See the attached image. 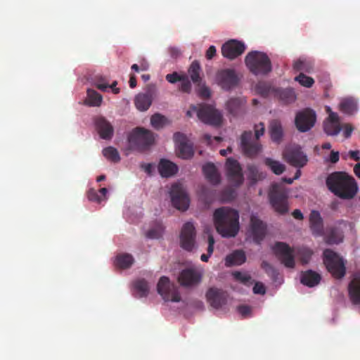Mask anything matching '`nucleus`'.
Instances as JSON below:
<instances>
[{
    "instance_id": "20e7f679",
    "label": "nucleus",
    "mask_w": 360,
    "mask_h": 360,
    "mask_svg": "<svg viewBox=\"0 0 360 360\" xmlns=\"http://www.w3.org/2000/svg\"><path fill=\"white\" fill-rule=\"evenodd\" d=\"M245 63L250 72L255 75H266L272 70L271 60L264 52H249L245 58Z\"/></svg>"
},
{
    "instance_id": "412c9836",
    "label": "nucleus",
    "mask_w": 360,
    "mask_h": 360,
    "mask_svg": "<svg viewBox=\"0 0 360 360\" xmlns=\"http://www.w3.org/2000/svg\"><path fill=\"white\" fill-rule=\"evenodd\" d=\"M245 50L243 43L237 40H229L221 47V53L224 57L230 60L235 59L240 56Z\"/></svg>"
},
{
    "instance_id": "7ed1b4c3",
    "label": "nucleus",
    "mask_w": 360,
    "mask_h": 360,
    "mask_svg": "<svg viewBox=\"0 0 360 360\" xmlns=\"http://www.w3.org/2000/svg\"><path fill=\"white\" fill-rule=\"evenodd\" d=\"M255 135L251 131H244L240 137V147L243 153L250 158L258 155L262 151L259 139L264 133V124L260 122L255 126Z\"/></svg>"
},
{
    "instance_id": "9b49d317",
    "label": "nucleus",
    "mask_w": 360,
    "mask_h": 360,
    "mask_svg": "<svg viewBox=\"0 0 360 360\" xmlns=\"http://www.w3.org/2000/svg\"><path fill=\"white\" fill-rule=\"evenodd\" d=\"M202 276L203 272L200 269L195 267L186 268L180 272L178 281L181 286L194 287L201 283Z\"/></svg>"
},
{
    "instance_id": "4be33fe9",
    "label": "nucleus",
    "mask_w": 360,
    "mask_h": 360,
    "mask_svg": "<svg viewBox=\"0 0 360 360\" xmlns=\"http://www.w3.org/2000/svg\"><path fill=\"white\" fill-rule=\"evenodd\" d=\"M227 293L217 288H210L206 293V298L210 304L214 309H219L226 304Z\"/></svg>"
},
{
    "instance_id": "f03ea898",
    "label": "nucleus",
    "mask_w": 360,
    "mask_h": 360,
    "mask_svg": "<svg viewBox=\"0 0 360 360\" xmlns=\"http://www.w3.org/2000/svg\"><path fill=\"white\" fill-rule=\"evenodd\" d=\"M328 188L342 199H352L358 191L356 180L344 172H335L326 179Z\"/></svg>"
},
{
    "instance_id": "5fc2aeb1",
    "label": "nucleus",
    "mask_w": 360,
    "mask_h": 360,
    "mask_svg": "<svg viewBox=\"0 0 360 360\" xmlns=\"http://www.w3.org/2000/svg\"><path fill=\"white\" fill-rule=\"evenodd\" d=\"M293 69L296 71L309 72V65L302 60H297L293 64Z\"/></svg>"
},
{
    "instance_id": "c03bdc74",
    "label": "nucleus",
    "mask_w": 360,
    "mask_h": 360,
    "mask_svg": "<svg viewBox=\"0 0 360 360\" xmlns=\"http://www.w3.org/2000/svg\"><path fill=\"white\" fill-rule=\"evenodd\" d=\"M166 122V117L159 113L153 115L150 118L151 125L156 129L162 128L165 125Z\"/></svg>"
},
{
    "instance_id": "58836bf2",
    "label": "nucleus",
    "mask_w": 360,
    "mask_h": 360,
    "mask_svg": "<svg viewBox=\"0 0 360 360\" xmlns=\"http://www.w3.org/2000/svg\"><path fill=\"white\" fill-rule=\"evenodd\" d=\"M134 288L140 297H146L149 292L148 282L143 279H138L134 282Z\"/></svg>"
},
{
    "instance_id": "0e129e2a",
    "label": "nucleus",
    "mask_w": 360,
    "mask_h": 360,
    "mask_svg": "<svg viewBox=\"0 0 360 360\" xmlns=\"http://www.w3.org/2000/svg\"><path fill=\"white\" fill-rule=\"evenodd\" d=\"M354 130L353 127L350 124H345L344 125L343 135L345 139H348L351 136V134Z\"/></svg>"
},
{
    "instance_id": "8fccbe9b",
    "label": "nucleus",
    "mask_w": 360,
    "mask_h": 360,
    "mask_svg": "<svg viewBox=\"0 0 360 360\" xmlns=\"http://www.w3.org/2000/svg\"><path fill=\"white\" fill-rule=\"evenodd\" d=\"M236 191L231 187L226 188L221 192V198L224 201H231L236 198Z\"/></svg>"
},
{
    "instance_id": "f8f14e48",
    "label": "nucleus",
    "mask_w": 360,
    "mask_h": 360,
    "mask_svg": "<svg viewBox=\"0 0 360 360\" xmlns=\"http://www.w3.org/2000/svg\"><path fill=\"white\" fill-rule=\"evenodd\" d=\"M283 157L287 162L295 167H303L308 162L307 156L299 146L286 148L283 152Z\"/></svg>"
},
{
    "instance_id": "052dcab7",
    "label": "nucleus",
    "mask_w": 360,
    "mask_h": 360,
    "mask_svg": "<svg viewBox=\"0 0 360 360\" xmlns=\"http://www.w3.org/2000/svg\"><path fill=\"white\" fill-rule=\"evenodd\" d=\"M166 79L168 82L174 84L176 82H179L180 79H182V75H179L177 72H174L171 74H167L166 75Z\"/></svg>"
},
{
    "instance_id": "e2e57ef3",
    "label": "nucleus",
    "mask_w": 360,
    "mask_h": 360,
    "mask_svg": "<svg viewBox=\"0 0 360 360\" xmlns=\"http://www.w3.org/2000/svg\"><path fill=\"white\" fill-rule=\"evenodd\" d=\"M207 242H208V246L207 248V254L212 255L213 253V251H214V245L215 243L214 237L212 234L208 235Z\"/></svg>"
},
{
    "instance_id": "ddd939ff",
    "label": "nucleus",
    "mask_w": 360,
    "mask_h": 360,
    "mask_svg": "<svg viewBox=\"0 0 360 360\" xmlns=\"http://www.w3.org/2000/svg\"><path fill=\"white\" fill-rule=\"evenodd\" d=\"M273 250L281 264L285 267L294 268L295 264L294 251L287 243L276 242L273 247Z\"/></svg>"
},
{
    "instance_id": "bb28decb",
    "label": "nucleus",
    "mask_w": 360,
    "mask_h": 360,
    "mask_svg": "<svg viewBox=\"0 0 360 360\" xmlns=\"http://www.w3.org/2000/svg\"><path fill=\"white\" fill-rule=\"evenodd\" d=\"M206 179L212 184H219L221 181L220 174L213 163L208 162L202 167Z\"/></svg>"
},
{
    "instance_id": "423d86ee",
    "label": "nucleus",
    "mask_w": 360,
    "mask_h": 360,
    "mask_svg": "<svg viewBox=\"0 0 360 360\" xmlns=\"http://www.w3.org/2000/svg\"><path fill=\"white\" fill-rule=\"evenodd\" d=\"M154 134L148 129L137 127L128 136L129 143L139 150H147L154 143Z\"/></svg>"
},
{
    "instance_id": "6e6552de",
    "label": "nucleus",
    "mask_w": 360,
    "mask_h": 360,
    "mask_svg": "<svg viewBox=\"0 0 360 360\" xmlns=\"http://www.w3.org/2000/svg\"><path fill=\"white\" fill-rule=\"evenodd\" d=\"M323 262L328 271L336 278H342L346 271L342 257L330 249L323 252Z\"/></svg>"
},
{
    "instance_id": "ea45409f",
    "label": "nucleus",
    "mask_w": 360,
    "mask_h": 360,
    "mask_svg": "<svg viewBox=\"0 0 360 360\" xmlns=\"http://www.w3.org/2000/svg\"><path fill=\"white\" fill-rule=\"evenodd\" d=\"M248 177L251 181L252 184H255L256 182L265 177V175L262 172H260L254 165L248 166Z\"/></svg>"
},
{
    "instance_id": "e433bc0d",
    "label": "nucleus",
    "mask_w": 360,
    "mask_h": 360,
    "mask_svg": "<svg viewBox=\"0 0 360 360\" xmlns=\"http://www.w3.org/2000/svg\"><path fill=\"white\" fill-rule=\"evenodd\" d=\"M277 96L285 104L293 103L296 100V94L292 88L279 89L277 91Z\"/></svg>"
},
{
    "instance_id": "4c0bfd02",
    "label": "nucleus",
    "mask_w": 360,
    "mask_h": 360,
    "mask_svg": "<svg viewBox=\"0 0 360 360\" xmlns=\"http://www.w3.org/2000/svg\"><path fill=\"white\" fill-rule=\"evenodd\" d=\"M264 164L276 175H280L285 170V165L270 158L264 159Z\"/></svg>"
},
{
    "instance_id": "f3484780",
    "label": "nucleus",
    "mask_w": 360,
    "mask_h": 360,
    "mask_svg": "<svg viewBox=\"0 0 360 360\" xmlns=\"http://www.w3.org/2000/svg\"><path fill=\"white\" fill-rule=\"evenodd\" d=\"M195 236L196 232L193 224L191 222L184 224L180 234L181 247L187 251H191L195 243Z\"/></svg>"
},
{
    "instance_id": "4468645a",
    "label": "nucleus",
    "mask_w": 360,
    "mask_h": 360,
    "mask_svg": "<svg viewBox=\"0 0 360 360\" xmlns=\"http://www.w3.org/2000/svg\"><path fill=\"white\" fill-rule=\"evenodd\" d=\"M316 120L315 112L311 109L306 108L297 113L295 124L298 131L306 132L314 126Z\"/></svg>"
},
{
    "instance_id": "b1692460",
    "label": "nucleus",
    "mask_w": 360,
    "mask_h": 360,
    "mask_svg": "<svg viewBox=\"0 0 360 360\" xmlns=\"http://www.w3.org/2000/svg\"><path fill=\"white\" fill-rule=\"evenodd\" d=\"M95 124L101 139L108 140L112 137L114 129L112 124L104 117L97 118Z\"/></svg>"
},
{
    "instance_id": "9d476101",
    "label": "nucleus",
    "mask_w": 360,
    "mask_h": 360,
    "mask_svg": "<svg viewBox=\"0 0 360 360\" xmlns=\"http://www.w3.org/2000/svg\"><path fill=\"white\" fill-rule=\"evenodd\" d=\"M170 197L172 205L179 210H188L190 199L184 188L180 184H174L170 190Z\"/></svg>"
},
{
    "instance_id": "de8ad7c7",
    "label": "nucleus",
    "mask_w": 360,
    "mask_h": 360,
    "mask_svg": "<svg viewBox=\"0 0 360 360\" xmlns=\"http://www.w3.org/2000/svg\"><path fill=\"white\" fill-rule=\"evenodd\" d=\"M94 85L102 91H106L109 88L108 82L105 77L101 75L96 76L94 79Z\"/></svg>"
},
{
    "instance_id": "79ce46f5",
    "label": "nucleus",
    "mask_w": 360,
    "mask_h": 360,
    "mask_svg": "<svg viewBox=\"0 0 360 360\" xmlns=\"http://www.w3.org/2000/svg\"><path fill=\"white\" fill-rule=\"evenodd\" d=\"M340 110L345 114L351 115L356 110V104L352 99H345L340 103Z\"/></svg>"
},
{
    "instance_id": "c85d7f7f",
    "label": "nucleus",
    "mask_w": 360,
    "mask_h": 360,
    "mask_svg": "<svg viewBox=\"0 0 360 360\" xmlns=\"http://www.w3.org/2000/svg\"><path fill=\"white\" fill-rule=\"evenodd\" d=\"M246 260V256L243 250H235L227 255L225 258V265L232 266L234 265H241Z\"/></svg>"
},
{
    "instance_id": "bf43d9fd",
    "label": "nucleus",
    "mask_w": 360,
    "mask_h": 360,
    "mask_svg": "<svg viewBox=\"0 0 360 360\" xmlns=\"http://www.w3.org/2000/svg\"><path fill=\"white\" fill-rule=\"evenodd\" d=\"M251 310V307L248 305L242 304L237 307V311L243 317H246L250 315Z\"/></svg>"
},
{
    "instance_id": "680f3d73",
    "label": "nucleus",
    "mask_w": 360,
    "mask_h": 360,
    "mask_svg": "<svg viewBox=\"0 0 360 360\" xmlns=\"http://www.w3.org/2000/svg\"><path fill=\"white\" fill-rule=\"evenodd\" d=\"M253 292L255 294L264 295L266 292L264 285L261 283H256L253 287Z\"/></svg>"
},
{
    "instance_id": "1a4fd4ad",
    "label": "nucleus",
    "mask_w": 360,
    "mask_h": 360,
    "mask_svg": "<svg viewBox=\"0 0 360 360\" xmlns=\"http://www.w3.org/2000/svg\"><path fill=\"white\" fill-rule=\"evenodd\" d=\"M157 290L166 302H179L181 301L178 288L174 283H172L167 276H162L160 278L157 285Z\"/></svg>"
},
{
    "instance_id": "6e6d98bb",
    "label": "nucleus",
    "mask_w": 360,
    "mask_h": 360,
    "mask_svg": "<svg viewBox=\"0 0 360 360\" xmlns=\"http://www.w3.org/2000/svg\"><path fill=\"white\" fill-rule=\"evenodd\" d=\"M299 253L301 255L302 262L305 264L309 261L313 254L312 251L307 248L301 249Z\"/></svg>"
},
{
    "instance_id": "dca6fc26",
    "label": "nucleus",
    "mask_w": 360,
    "mask_h": 360,
    "mask_svg": "<svg viewBox=\"0 0 360 360\" xmlns=\"http://www.w3.org/2000/svg\"><path fill=\"white\" fill-rule=\"evenodd\" d=\"M216 82L224 90H230L238 84V77L234 70L223 69L216 74Z\"/></svg>"
},
{
    "instance_id": "2f4dec72",
    "label": "nucleus",
    "mask_w": 360,
    "mask_h": 360,
    "mask_svg": "<svg viewBox=\"0 0 360 360\" xmlns=\"http://www.w3.org/2000/svg\"><path fill=\"white\" fill-rule=\"evenodd\" d=\"M216 195L217 191L215 190L209 188L206 186H202L201 188L199 194L200 200L207 207H210V205L214 201Z\"/></svg>"
},
{
    "instance_id": "a18cd8bd",
    "label": "nucleus",
    "mask_w": 360,
    "mask_h": 360,
    "mask_svg": "<svg viewBox=\"0 0 360 360\" xmlns=\"http://www.w3.org/2000/svg\"><path fill=\"white\" fill-rule=\"evenodd\" d=\"M295 80L300 84L302 86L310 88L314 84V79L309 76H307L302 72H300L297 77H295Z\"/></svg>"
},
{
    "instance_id": "7c9ffc66",
    "label": "nucleus",
    "mask_w": 360,
    "mask_h": 360,
    "mask_svg": "<svg viewBox=\"0 0 360 360\" xmlns=\"http://www.w3.org/2000/svg\"><path fill=\"white\" fill-rule=\"evenodd\" d=\"M269 131L272 141L276 143H280L282 140L283 131L281 123L277 120L271 122Z\"/></svg>"
},
{
    "instance_id": "39448f33",
    "label": "nucleus",
    "mask_w": 360,
    "mask_h": 360,
    "mask_svg": "<svg viewBox=\"0 0 360 360\" xmlns=\"http://www.w3.org/2000/svg\"><path fill=\"white\" fill-rule=\"evenodd\" d=\"M269 198L275 212L281 215L288 212V193L282 184L274 183L271 185Z\"/></svg>"
},
{
    "instance_id": "603ef678",
    "label": "nucleus",
    "mask_w": 360,
    "mask_h": 360,
    "mask_svg": "<svg viewBox=\"0 0 360 360\" xmlns=\"http://www.w3.org/2000/svg\"><path fill=\"white\" fill-rule=\"evenodd\" d=\"M198 86V96L203 98L207 99L209 98L211 96L210 89L207 87L205 84L201 83V84Z\"/></svg>"
},
{
    "instance_id": "864d4df0",
    "label": "nucleus",
    "mask_w": 360,
    "mask_h": 360,
    "mask_svg": "<svg viewBox=\"0 0 360 360\" xmlns=\"http://www.w3.org/2000/svg\"><path fill=\"white\" fill-rule=\"evenodd\" d=\"M261 266L268 275L272 277H275L278 275L276 269L266 261H263Z\"/></svg>"
},
{
    "instance_id": "69168bd1",
    "label": "nucleus",
    "mask_w": 360,
    "mask_h": 360,
    "mask_svg": "<svg viewBox=\"0 0 360 360\" xmlns=\"http://www.w3.org/2000/svg\"><path fill=\"white\" fill-rule=\"evenodd\" d=\"M216 48L214 46H210L206 51V58L208 60L212 59L216 54Z\"/></svg>"
},
{
    "instance_id": "f257e3e1",
    "label": "nucleus",
    "mask_w": 360,
    "mask_h": 360,
    "mask_svg": "<svg viewBox=\"0 0 360 360\" xmlns=\"http://www.w3.org/2000/svg\"><path fill=\"white\" fill-rule=\"evenodd\" d=\"M217 232L224 238L235 237L240 229L239 213L226 207L216 209L213 214Z\"/></svg>"
},
{
    "instance_id": "09e8293b",
    "label": "nucleus",
    "mask_w": 360,
    "mask_h": 360,
    "mask_svg": "<svg viewBox=\"0 0 360 360\" xmlns=\"http://www.w3.org/2000/svg\"><path fill=\"white\" fill-rule=\"evenodd\" d=\"M271 90V86L269 84L264 82H259L256 85V91L259 94L262 96L263 97H266Z\"/></svg>"
},
{
    "instance_id": "a211bd4d",
    "label": "nucleus",
    "mask_w": 360,
    "mask_h": 360,
    "mask_svg": "<svg viewBox=\"0 0 360 360\" xmlns=\"http://www.w3.org/2000/svg\"><path fill=\"white\" fill-rule=\"evenodd\" d=\"M174 137L177 144L178 156L182 159L192 158L194 154L193 144L188 140L187 137L180 132L175 133Z\"/></svg>"
},
{
    "instance_id": "49530a36",
    "label": "nucleus",
    "mask_w": 360,
    "mask_h": 360,
    "mask_svg": "<svg viewBox=\"0 0 360 360\" xmlns=\"http://www.w3.org/2000/svg\"><path fill=\"white\" fill-rule=\"evenodd\" d=\"M233 276L236 281H240L244 285H250L252 283V278L247 273H242L240 271H235Z\"/></svg>"
},
{
    "instance_id": "473e14b6",
    "label": "nucleus",
    "mask_w": 360,
    "mask_h": 360,
    "mask_svg": "<svg viewBox=\"0 0 360 360\" xmlns=\"http://www.w3.org/2000/svg\"><path fill=\"white\" fill-rule=\"evenodd\" d=\"M343 237L342 231L340 229L332 227L329 229L325 240L329 245L338 244L343 240Z\"/></svg>"
},
{
    "instance_id": "f704fd0d",
    "label": "nucleus",
    "mask_w": 360,
    "mask_h": 360,
    "mask_svg": "<svg viewBox=\"0 0 360 360\" xmlns=\"http://www.w3.org/2000/svg\"><path fill=\"white\" fill-rule=\"evenodd\" d=\"M134 262V259L131 255L123 253L117 255L115 261V265L117 268L127 269L131 267Z\"/></svg>"
},
{
    "instance_id": "774afa93",
    "label": "nucleus",
    "mask_w": 360,
    "mask_h": 360,
    "mask_svg": "<svg viewBox=\"0 0 360 360\" xmlns=\"http://www.w3.org/2000/svg\"><path fill=\"white\" fill-rule=\"evenodd\" d=\"M169 53L172 58H176L181 54V52L178 48L170 47L169 49Z\"/></svg>"
},
{
    "instance_id": "c9c22d12",
    "label": "nucleus",
    "mask_w": 360,
    "mask_h": 360,
    "mask_svg": "<svg viewBox=\"0 0 360 360\" xmlns=\"http://www.w3.org/2000/svg\"><path fill=\"white\" fill-rule=\"evenodd\" d=\"M244 101L238 98L229 99L226 103V108L233 116H237L243 110Z\"/></svg>"
},
{
    "instance_id": "a878e982",
    "label": "nucleus",
    "mask_w": 360,
    "mask_h": 360,
    "mask_svg": "<svg viewBox=\"0 0 360 360\" xmlns=\"http://www.w3.org/2000/svg\"><path fill=\"white\" fill-rule=\"evenodd\" d=\"M321 275L312 270L302 271L301 274V283L309 288L317 285L321 281Z\"/></svg>"
},
{
    "instance_id": "cd10ccee",
    "label": "nucleus",
    "mask_w": 360,
    "mask_h": 360,
    "mask_svg": "<svg viewBox=\"0 0 360 360\" xmlns=\"http://www.w3.org/2000/svg\"><path fill=\"white\" fill-rule=\"evenodd\" d=\"M349 297L354 304H360V279L353 278L348 286Z\"/></svg>"
},
{
    "instance_id": "6ab92c4d",
    "label": "nucleus",
    "mask_w": 360,
    "mask_h": 360,
    "mask_svg": "<svg viewBox=\"0 0 360 360\" xmlns=\"http://www.w3.org/2000/svg\"><path fill=\"white\" fill-rule=\"evenodd\" d=\"M249 233L253 241L259 244L266 236V226L257 216L252 214Z\"/></svg>"
},
{
    "instance_id": "3c124183",
    "label": "nucleus",
    "mask_w": 360,
    "mask_h": 360,
    "mask_svg": "<svg viewBox=\"0 0 360 360\" xmlns=\"http://www.w3.org/2000/svg\"><path fill=\"white\" fill-rule=\"evenodd\" d=\"M182 79H180L181 86L180 90L184 93H190L191 91V83L188 79V77L186 75H182Z\"/></svg>"
},
{
    "instance_id": "72a5a7b5",
    "label": "nucleus",
    "mask_w": 360,
    "mask_h": 360,
    "mask_svg": "<svg viewBox=\"0 0 360 360\" xmlns=\"http://www.w3.org/2000/svg\"><path fill=\"white\" fill-rule=\"evenodd\" d=\"M134 102L138 110L146 111L152 103V98L148 94H139L136 96Z\"/></svg>"
},
{
    "instance_id": "393cba45",
    "label": "nucleus",
    "mask_w": 360,
    "mask_h": 360,
    "mask_svg": "<svg viewBox=\"0 0 360 360\" xmlns=\"http://www.w3.org/2000/svg\"><path fill=\"white\" fill-rule=\"evenodd\" d=\"M158 171L161 176L167 178L177 173L178 167L169 160L162 159L158 165Z\"/></svg>"
},
{
    "instance_id": "4d7b16f0",
    "label": "nucleus",
    "mask_w": 360,
    "mask_h": 360,
    "mask_svg": "<svg viewBox=\"0 0 360 360\" xmlns=\"http://www.w3.org/2000/svg\"><path fill=\"white\" fill-rule=\"evenodd\" d=\"M162 229H152L147 231L146 237L151 239L159 238L162 236Z\"/></svg>"
},
{
    "instance_id": "5701e85b",
    "label": "nucleus",
    "mask_w": 360,
    "mask_h": 360,
    "mask_svg": "<svg viewBox=\"0 0 360 360\" xmlns=\"http://www.w3.org/2000/svg\"><path fill=\"white\" fill-rule=\"evenodd\" d=\"M309 228L314 236H321L323 233V219L316 210H312L309 214Z\"/></svg>"
},
{
    "instance_id": "2eb2a0df",
    "label": "nucleus",
    "mask_w": 360,
    "mask_h": 360,
    "mask_svg": "<svg viewBox=\"0 0 360 360\" xmlns=\"http://www.w3.org/2000/svg\"><path fill=\"white\" fill-rule=\"evenodd\" d=\"M225 167L229 183L235 187L240 186L243 183L244 178L239 162L232 158H228Z\"/></svg>"
},
{
    "instance_id": "37998d69",
    "label": "nucleus",
    "mask_w": 360,
    "mask_h": 360,
    "mask_svg": "<svg viewBox=\"0 0 360 360\" xmlns=\"http://www.w3.org/2000/svg\"><path fill=\"white\" fill-rule=\"evenodd\" d=\"M103 156L113 162H118L120 160V154L117 149L109 146L103 150Z\"/></svg>"
},
{
    "instance_id": "13d9d810",
    "label": "nucleus",
    "mask_w": 360,
    "mask_h": 360,
    "mask_svg": "<svg viewBox=\"0 0 360 360\" xmlns=\"http://www.w3.org/2000/svg\"><path fill=\"white\" fill-rule=\"evenodd\" d=\"M87 197L89 200L100 202L102 201L101 196L99 195L98 193L94 188L89 190L87 193Z\"/></svg>"
},
{
    "instance_id": "aec40b11",
    "label": "nucleus",
    "mask_w": 360,
    "mask_h": 360,
    "mask_svg": "<svg viewBox=\"0 0 360 360\" xmlns=\"http://www.w3.org/2000/svg\"><path fill=\"white\" fill-rule=\"evenodd\" d=\"M326 111L328 112V117L323 122L324 132L328 136H337L342 129L340 117L329 107H327Z\"/></svg>"
},
{
    "instance_id": "338daca9",
    "label": "nucleus",
    "mask_w": 360,
    "mask_h": 360,
    "mask_svg": "<svg viewBox=\"0 0 360 360\" xmlns=\"http://www.w3.org/2000/svg\"><path fill=\"white\" fill-rule=\"evenodd\" d=\"M340 159V154L338 151L332 150L330 155L329 160L332 163H336Z\"/></svg>"
},
{
    "instance_id": "c756f323",
    "label": "nucleus",
    "mask_w": 360,
    "mask_h": 360,
    "mask_svg": "<svg viewBox=\"0 0 360 360\" xmlns=\"http://www.w3.org/2000/svg\"><path fill=\"white\" fill-rule=\"evenodd\" d=\"M188 73L191 79L195 85L200 86L202 82V77H201L202 69L198 60L192 62L188 70Z\"/></svg>"
},
{
    "instance_id": "a19ab883",
    "label": "nucleus",
    "mask_w": 360,
    "mask_h": 360,
    "mask_svg": "<svg viewBox=\"0 0 360 360\" xmlns=\"http://www.w3.org/2000/svg\"><path fill=\"white\" fill-rule=\"evenodd\" d=\"M86 102L91 106H99L102 102V96L95 90L89 89Z\"/></svg>"
},
{
    "instance_id": "0eeeda50",
    "label": "nucleus",
    "mask_w": 360,
    "mask_h": 360,
    "mask_svg": "<svg viewBox=\"0 0 360 360\" xmlns=\"http://www.w3.org/2000/svg\"><path fill=\"white\" fill-rule=\"evenodd\" d=\"M191 109L196 112L199 120L205 124L219 126L222 122V115L211 105L201 103L191 105Z\"/></svg>"
}]
</instances>
